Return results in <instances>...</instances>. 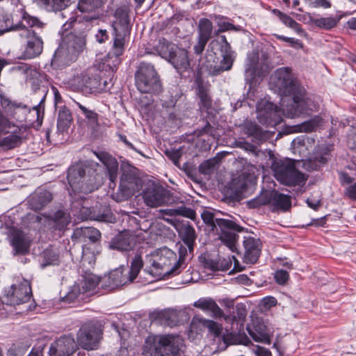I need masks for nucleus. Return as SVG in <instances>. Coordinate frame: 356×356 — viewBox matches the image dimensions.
Here are the masks:
<instances>
[{"instance_id": "1", "label": "nucleus", "mask_w": 356, "mask_h": 356, "mask_svg": "<svg viewBox=\"0 0 356 356\" xmlns=\"http://www.w3.org/2000/svg\"><path fill=\"white\" fill-rule=\"evenodd\" d=\"M329 159V149L325 148L316 152L313 158L305 161L288 158L275 159L272 163L271 169L275 177L281 184L286 186L300 185L307 179L305 174L300 172V167L308 171L317 170Z\"/></svg>"}, {"instance_id": "2", "label": "nucleus", "mask_w": 356, "mask_h": 356, "mask_svg": "<svg viewBox=\"0 0 356 356\" xmlns=\"http://www.w3.org/2000/svg\"><path fill=\"white\" fill-rule=\"evenodd\" d=\"M131 24L127 8L116 9L113 28L115 32L113 48L104 59V64L114 72L120 63V56L123 54L125 38L131 31Z\"/></svg>"}, {"instance_id": "3", "label": "nucleus", "mask_w": 356, "mask_h": 356, "mask_svg": "<svg viewBox=\"0 0 356 356\" xmlns=\"http://www.w3.org/2000/svg\"><path fill=\"white\" fill-rule=\"evenodd\" d=\"M176 254L171 250L164 248L147 256V266L145 271L157 280L164 279L166 276L178 273L179 261L170 268L172 262L176 261Z\"/></svg>"}, {"instance_id": "4", "label": "nucleus", "mask_w": 356, "mask_h": 356, "mask_svg": "<svg viewBox=\"0 0 356 356\" xmlns=\"http://www.w3.org/2000/svg\"><path fill=\"white\" fill-rule=\"evenodd\" d=\"M86 36V31H75L65 35L54 53L53 62L65 66L75 60L77 55L85 48Z\"/></svg>"}, {"instance_id": "5", "label": "nucleus", "mask_w": 356, "mask_h": 356, "mask_svg": "<svg viewBox=\"0 0 356 356\" xmlns=\"http://www.w3.org/2000/svg\"><path fill=\"white\" fill-rule=\"evenodd\" d=\"M183 344L177 335H150L143 347V356H177Z\"/></svg>"}, {"instance_id": "6", "label": "nucleus", "mask_w": 356, "mask_h": 356, "mask_svg": "<svg viewBox=\"0 0 356 356\" xmlns=\"http://www.w3.org/2000/svg\"><path fill=\"white\" fill-rule=\"evenodd\" d=\"M44 24L36 17L29 15L21 8L9 13L0 11V28L5 31H19L22 33L26 27L42 29Z\"/></svg>"}, {"instance_id": "7", "label": "nucleus", "mask_w": 356, "mask_h": 356, "mask_svg": "<svg viewBox=\"0 0 356 356\" xmlns=\"http://www.w3.org/2000/svg\"><path fill=\"white\" fill-rule=\"evenodd\" d=\"M202 218L204 223L214 228L218 227L220 230V239L232 252L236 250V243L238 238L236 232H240L242 227L232 220L215 218L213 214L209 211H204Z\"/></svg>"}, {"instance_id": "8", "label": "nucleus", "mask_w": 356, "mask_h": 356, "mask_svg": "<svg viewBox=\"0 0 356 356\" xmlns=\"http://www.w3.org/2000/svg\"><path fill=\"white\" fill-rule=\"evenodd\" d=\"M157 48L160 55L167 58L180 74L191 69L188 52L186 49L179 48L176 44L165 38L159 40Z\"/></svg>"}, {"instance_id": "9", "label": "nucleus", "mask_w": 356, "mask_h": 356, "mask_svg": "<svg viewBox=\"0 0 356 356\" xmlns=\"http://www.w3.org/2000/svg\"><path fill=\"white\" fill-rule=\"evenodd\" d=\"M136 85L143 93H159L162 86L154 66L149 63H141L135 74Z\"/></svg>"}, {"instance_id": "10", "label": "nucleus", "mask_w": 356, "mask_h": 356, "mask_svg": "<svg viewBox=\"0 0 356 356\" xmlns=\"http://www.w3.org/2000/svg\"><path fill=\"white\" fill-rule=\"evenodd\" d=\"M24 129L15 125L4 117L0 109V147L4 150L15 149L23 143Z\"/></svg>"}, {"instance_id": "11", "label": "nucleus", "mask_w": 356, "mask_h": 356, "mask_svg": "<svg viewBox=\"0 0 356 356\" xmlns=\"http://www.w3.org/2000/svg\"><path fill=\"white\" fill-rule=\"evenodd\" d=\"M143 264L140 254L136 252L131 262L129 270L120 267L109 273L108 277L109 287L115 289L132 282L138 275Z\"/></svg>"}, {"instance_id": "12", "label": "nucleus", "mask_w": 356, "mask_h": 356, "mask_svg": "<svg viewBox=\"0 0 356 356\" xmlns=\"http://www.w3.org/2000/svg\"><path fill=\"white\" fill-rule=\"evenodd\" d=\"M272 88L281 96L291 97L302 87L298 83L289 67H280L271 77Z\"/></svg>"}, {"instance_id": "13", "label": "nucleus", "mask_w": 356, "mask_h": 356, "mask_svg": "<svg viewBox=\"0 0 356 356\" xmlns=\"http://www.w3.org/2000/svg\"><path fill=\"white\" fill-rule=\"evenodd\" d=\"M270 62L268 55L264 52H252L248 56L245 65V79L251 86L257 81V79L266 75L270 70Z\"/></svg>"}, {"instance_id": "14", "label": "nucleus", "mask_w": 356, "mask_h": 356, "mask_svg": "<svg viewBox=\"0 0 356 356\" xmlns=\"http://www.w3.org/2000/svg\"><path fill=\"white\" fill-rule=\"evenodd\" d=\"M292 104L282 108V113L288 118H293L302 114H309L316 111L318 106L307 97L303 88L291 96Z\"/></svg>"}, {"instance_id": "15", "label": "nucleus", "mask_w": 356, "mask_h": 356, "mask_svg": "<svg viewBox=\"0 0 356 356\" xmlns=\"http://www.w3.org/2000/svg\"><path fill=\"white\" fill-rule=\"evenodd\" d=\"M67 180L72 191L77 193H91L99 186V184L93 183L91 177L86 176L85 169L81 164H76L69 168Z\"/></svg>"}, {"instance_id": "16", "label": "nucleus", "mask_w": 356, "mask_h": 356, "mask_svg": "<svg viewBox=\"0 0 356 356\" xmlns=\"http://www.w3.org/2000/svg\"><path fill=\"white\" fill-rule=\"evenodd\" d=\"M257 114L259 122L269 127H274L282 121L281 110L266 99L257 103Z\"/></svg>"}, {"instance_id": "17", "label": "nucleus", "mask_w": 356, "mask_h": 356, "mask_svg": "<svg viewBox=\"0 0 356 356\" xmlns=\"http://www.w3.org/2000/svg\"><path fill=\"white\" fill-rule=\"evenodd\" d=\"M0 105L3 115L9 121L13 119L22 122L30 112L29 108L26 104L13 100L5 94H0Z\"/></svg>"}, {"instance_id": "18", "label": "nucleus", "mask_w": 356, "mask_h": 356, "mask_svg": "<svg viewBox=\"0 0 356 356\" xmlns=\"http://www.w3.org/2000/svg\"><path fill=\"white\" fill-rule=\"evenodd\" d=\"M70 84L74 90L80 91L84 94H91L101 89L99 77L86 72L73 76L70 80Z\"/></svg>"}, {"instance_id": "19", "label": "nucleus", "mask_w": 356, "mask_h": 356, "mask_svg": "<svg viewBox=\"0 0 356 356\" xmlns=\"http://www.w3.org/2000/svg\"><path fill=\"white\" fill-rule=\"evenodd\" d=\"M32 296V291L30 282L23 280L19 284H13L8 290L5 302L10 305H19L28 302Z\"/></svg>"}, {"instance_id": "20", "label": "nucleus", "mask_w": 356, "mask_h": 356, "mask_svg": "<svg viewBox=\"0 0 356 356\" xmlns=\"http://www.w3.org/2000/svg\"><path fill=\"white\" fill-rule=\"evenodd\" d=\"M102 331L94 325H83L77 335L79 345L85 350H95L99 346Z\"/></svg>"}, {"instance_id": "21", "label": "nucleus", "mask_w": 356, "mask_h": 356, "mask_svg": "<svg viewBox=\"0 0 356 356\" xmlns=\"http://www.w3.org/2000/svg\"><path fill=\"white\" fill-rule=\"evenodd\" d=\"M26 27L19 33L21 37L26 39V43L22 55L24 59H32L41 54L43 50V41L35 33Z\"/></svg>"}, {"instance_id": "22", "label": "nucleus", "mask_w": 356, "mask_h": 356, "mask_svg": "<svg viewBox=\"0 0 356 356\" xmlns=\"http://www.w3.org/2000/svg\"><path fill=\"white\" fill-rule=\"evenodd\" d=\"M145 204L156 208L171 204V196L168 191L161 186H153L146 188L143 193Z\"/></svg>"}, {"instance_id": "23", "label": "nucleus", "mask_w": 356, "mask_h": 356, "mask_svg": "<svg viewBox=\"0 0 356 356\" xmlns=\"http://www.w3.org/2000/svg\"><path fill=\"white\" fill-rule=\"evenodd\" d=\"M106 0H79L77 9L87 22L97 19L102 14V7Z\"/></svg>"}, {"instance_id": "24", "label": "nucleus", "mask_w": 356, "mask_h": 356, "mask_svg": "<svg viewBox=\"0 0 356 356\" xmlns=\"http://www.w3.org/2000/svg\"><path fill=\"white\" fill-rule=\"evenodd\" d=\"M76 348V343L73 337L65 336L54 341L49 348L50 356H70Z\"/></svg>"}, {"instance_id": "25", "label": "nucleus", "mask_w": 356, "mask_h": 356, "mask_svg": "<svg viewBox=\"0 0 356 356\" xmlns=\"http://www.w3.org/2000/svg\"><path fill=\"white\" fill-rule=\"evenodd\" d=\"M10 238L14 254H25L29 252L31 239L24 231L13 228L10 231Z\"/></svg>"}, {"instance_id": "26", "label": "nucleus", "mask_w": 356, "mask_h": 356, "mask_svg": "<svg viewBox=\"0 0 356 356\" xmlns=\"http://www.w3.org/2000/svg\"><path fill=\"white\" fill-rule=\"evenodd\" d=\"M178 232L181 240L186 245V248L181 246L179 248L180 259H184L187 254V251H188L189 253L193 252L197 234L194 227L188 222L183 224Z\"/></svg>"}, {"instance_id": "27", "label": "nucleus", "mask_w": 356, "mask_h": 356, "mask_svg": "<svg viewBox=\"0 0 356 356\" xmlns=\"http://www.w3.org/2000/svg\"><path fill=\"white\" fill-rule=\"evenodd\" d=\"M99 282V277L92 273H86L83 277L81 289L79 284H74L65 296L67 301H73L81 293H88L95 289Z\"/></svg>"}, {"instance_id": "28", "label": "nucleus", "mask_w": 356, "mask_h": 356, "mask_svg": "<svg viewBox=\"0 0 356 356\" xmlns=\"http://www.w3.org/2000/svg\"><path fill=\"white\" fill-rule=\"evenodd\" d=\"M52 200V194L42 188H37L28 199L31 209L38 211L45 207Z\"/></svg>"}, {"instance_id": "29", "label": "nucleus", "mask_w": 356, "mask_h": 356, "mask_svg": "<svg viewBox=\"0 0 356 356\" xmlns=\"http://www.w3.org/2000/svg\"><path fill=\"white\" fill-rule=\"evenodd\" d=\"M260 241L253 237L245 238L243 241L245 248L243 259L247 264H254L260 254Z\"/></svg>"}, {"instance_id": "30", "label": "nucleus", "mask_w": 356, "mask_h": 356, "mask_svg": "<svg viewBox=\"0 0 356 356\" xmlns=\"http://www.w3.org/2000/svg\"><path fill=\"white\" fill-rule=\"evenodd\" d=\"M136 244V237L127 231L118 234L112 241L111 247L122 252L132 250Z\"/></svg>"}, {"instance_id": "31", "label": "nucleus", "mask_w": 356, "mask_h": 356, "mask_svg": "<svg viewBox=\"0 0 356 356\" xmlns=\"http://www.w3.org/2000/svg\"><path fill=\"white\" fill-rule=\"evenodd\" d=\"M140 179L131 174L124 173L120 179V189L124 196L133 195L141 188Z\"/></svg>"}, {"instance_id": "32", "label": "nucleus", "mask_w": 356, "mask_h": 356, "mask_svg": "<svg viewBox=\"0 0 356 356\" xmlns=\"http://www.w3.org/2000/svg\"><path fill=\"white\" fill-rule=\"evenodd\" d=\"M96 156L106 166L111 184H115L118 177V163L110 154L106 152H95Z\"/></svg>"}, {"instance_id": "33", "label": "nucleus", "mask_w": 356, "mask_h": 356, "mask_svg": "<svg viewBox=\"0 0 356 356\" xmlns=\"http://www.w3.org/2000/svg\"><path fill=\"white\" fill-rule=\"evenodd\" d=\"M243 133L252 138V140L259 145L270 138L268 132L263 131L257 124L247 122L243 127Z\"/></svg>"}, {"instance_id": "34", "label": "nucleus", "mask_w": 356, "mask_h": 356, "mask_svg": "<svg viewBox=\"0 0 356 356\" xmlns=\"http://www.w3.org/2000/svg\"><path fill=\"white\" fill-rule=\"evenodd\" d=\"M194 307L206 312H211L215 318H220L223 315L222 309L211 298H200L195 302Z\"/></svg>"}, {"instance_id": "35", "label": "nucleus", "mask_w": 356, "mask_h": 356, "mask_svg": "<svg viewBox=\"0 0 356 356\" xmlns=\"http://www.w3.org/2000/svg\"><path fill=\"white\" fill-rule=\"evenodd\" d=\"M268 202L272 204L275 209L282 211H286L291 205L289 196L280 193L275 191L270 193Z\"/></svg>"}, {"instance_id": "36", "label": "nucleus", "mask_w": 356, "mask_h": 356, "mask_svg": "<svg viewBox=\"0 0 356 356\" xmlns=\"http://www.w3.org/2000/svg\"><path fill=\"white\" fill-rule=\"evenodd\" d=\"M339 21L340 17L337 16L319 18L310 17V22L314 25L319 29L327 31L334 28L338 24Z\"/></svg>"}, {"instance_id": "37", "label": "nucleus", "mask_w": 356, "mask_h": 356, "mask_svg": "<svg viewBox=\"0 0 356 356\" xmlns=\"http://www.w3.org/2000/svg\"><path fill=\"white\" fill-rule=\"evenodd\" d=\"M325 123V120L319 115H316L311 120L302 122L295 128L294 131H305L310 132L316 131L318 128L321 127Z\"/></svg>"}, {"instance_id": "38", "label": "nucleus", "mask_w": 356, "mask_h": 356, "mask_svg": "<svg viewBox=\"0 0 356 356\" xmlns=\"http://www.w3.org/2000/svg\"><path fill=\"white\" fill-rule=\"evenodd\" d=\"M216 54L212 49H207L204 56L199 59V66L201 68H206L213 74H215V67H218L216 64Z\"/></svg>"}, {"instance_id": "39", "label": "nucleus", "mask_w": 356, "mask_h": 356, "mask_svg": "<svg viewBox=\"0 0 356 356\" xmlns=\"http://www.w3.org/2000/svg\"><path fill=\"white\" fill-rule=\"evenodd\" d=\"M72 122V114L66 107H61L58 112L57 127L60 131H66Z\"/></svg>"}, {"instance_id": "40", "label": "nucleus", "mask_w": 356, "mask_h": 356, "mask_svg": "<svg viewBox=\"0 0 356 356\" xmlns=\"http://www.w3.org/2000/svg\"><path fill=\"white\" fill-rule=\"evenodd\" d=\"M74 104L78 107L81 113L88 120V122L92 126L98 124V114L90 108L87 104H81L75 100L73 101Z\"/></svg>"}, {"instance_id": "41", "label": "nucleus", "mask_w": 356, "mask_h": 356, "mask_svg": "<svg viewBox=\"0 0 356 356\" xmlns=\"http://www.w3.org/2000/svg\"><path fill=\"white\" fill-rule=\"evenodd\" d=\"M273 13L280 19V20L287 26L293 29L297 33L302 35L305 33L304 30L301 28L296 20H294L290 16L282 13L278 10H273Z\"/></svg>"}, {"instance_id": "42", "label": "nucleus", "mask_w": 356, "mask_h": 356, "mask_svg": "<svg viewBox=\"0 0 356 356\" xmlns=\"http://www.w3.org/2000/svg\"><path fill=\"white\" fill-rule=\"evenodd\" d=\"M47 10L59 11L67 8L72 0H38Z\"/></svg>"}, {"instance_id": "43", "label": "nucleus", "mask_w": 356, "mask_h": 356, "mask_svg": "<svg viewBox=\"0 0 356 356\" xmlns=\"http://www.w3.org/2000/svg\"><path fill=\"white\" fill-rule=\"evenodd\" d=\"M43 262L41 264L42 268L49 265H57L59 263V255L58 251L52 249H46L42 254Z\"/></svg>"}, {"instance_id": "44", "label": "nucleus", "mask_w": 356, "mask_h": 356, "mask_svg": "<svg viewBox=\"0 0 356 356\" xmlns=\"http://www.w3.org/2000/svg\"><path fill=\"white\" fill-rule=\"evenodd\" d=\"M51 218L58 229L65 227L71 221L70 214L62 210L55 212Z\"/></svg>"}, {"instance_id": "45", "label": "nucleus", "mask_w": 356, "mask_h": 356, "mask_svg": "<svg viewBox=\"0 0 356 356\" xmlns=\"http://www.w3.org/2000/svg\"><path fill=\"white\" fill-rule=\"evenodd\" d=\"M213 30L212 22L207 19H201L199 22L198 38L209 40Z\"/></svg>"}, {"instance_id": "46", "label": "nucleus", "mask_w": 356, "mask_h": 356, "mask_svg": "<svg viewBox=\"0 0 356 356\" xmlns=\"http://www.w3.org/2000/svg\"><path fill=\"white\" fill-rule=\"evenodd\" d=\"M249 334L252 339L257 342H262L265 343H270V338L269 334L266 331L264 327L259 326L255 327L254 330H249Z\"/></svg>"}, {"instance_id": "47", "label": "nucleus", "mask_w": 356, "mask_h": 356, "mask_svg": "<svg viewBox=\"0 0 356 356\" xmlns=\"http://www.w3.org/2000/svg\"><path fill=\"white\" fill-rule=\"evenodd\" d=\"M159 211L164 215L171 217L177 216L191 217V215L193 214V210L184 207H181L177 209H161Z\"/></svg>"}, {"instance_id": "48", "label": "nucleus", "mask_w": 356, "mask_h": 356, "mask_svg": "<svg viewBox=\"0 0 356 356\" xmlns=\"http://www.w3.org/2000/svg\"><path fill=\"white\" fill-rule=\"evenodd\" d=\"M222 59L218 67H215V74H218L221 72L229 70L233 65L234 58L232 54L222 55Z\"/></svg>"}, {"instance_id": "49", "label": "nucleus", "mask_w": 356, "mask_h": 356, "mask_svg": "<svg viewBox=\"0 0 356 356\" xmlns=\"http://www.w3.org/2000/svg\"><path fill=\"white\" fill-rule=\"evenodd\" d=\"M201 322L203 324V325L208 328L209 331L211 333L213 334L215 336L217 337L221 334L222 327L219 323L213 321L207 320L204 318H202Z\"/></svg>"}, {"instance_id": "50", "label": "nucleus", "mask_w": 356, "mask_h": 356, "mask_svg": "<svg viewBox=\"0 0 356 356\" xmlns=\"http://www.w3.org/2000/svg\"><path fill=\"white\" fill-rule=\"evenodd\" d=\"M218 163V159L217 158L207 160L200 165V171L204 175H209L213 171Z\"/></svg>"}, {"instance_id": "51", "label": "nucleus", "mask_w": 356, "mask_h": 356, "mask_svg": "<svg viewBox=\"0 0 356 356\" xmlns=\"http://www.w3.org/2000/svg\"><path fill=\"white\" fill-rule=\"evenodd\" d=\"M82 234L92 242L98 241L101 237L100 232L94 227H84L81 229Z\"/></svg>"}, {"instance_id": "52", "label": "nucleus", "mask_w": 356, "mask_h": 356, "mask_svg": "<svg viewBox=\"0 0 356 356\" xmlns=\"http://www.w3.org/2000/svg\"><path fill=\"white\" fill-rule=\"evenodd\" d=\"M229 264L227 263L226 266L224 267L222 264L220 263L219 261L213 259H207L204 263V267L213 271L226 270L229 268Z\"/></svg>"}, {"instance_id": "53", "label": "nucleus", "mask_w": 356, "mask_h": 356, "mask_svg": "<svg viewBox=\"0 0 356 356\" xmlns=\"http://www.w3.org/2000/svg\"><path fill=\"white\" fill-rule=\"evenodd\" d=\"M215 42L220 45V50L222 53V55L233 54L230 44L227 41L226 37L225 35L220 36L219 40H213L211 44Z\"/></svg>"}, {"instance_id": "54", "label": "nucleus", "mask_w": 356, "mask_h": 356, "mask_svg": "<svg viewBox=\"0 0 356 356\" xmlns=\"http://www.w3.org/2000/svg\"><path fill=\"white\" fill-rule=\"evenodd\" d=\"M198 95L202 105L206 108H210L211 106V100L207 92L203 88H199Z\"/></svg>"}, {"instance_id": "55", "label": "nucleus", "mask_w": 356, "mask_h": 356, "mask_svg": "<svg viewBox=\"0 0 356 356\" xmlns=\"http://www.w3.org/2000/svg\"><path fill=\"white\" fill-rule=\"evenodd\" d=\"M289 275L286 270H277L275 272V278L280 284H284L289 280Z\"/></svg>"}, {"instance_id": "56", "label": "nucleus", "mask_w": 356, "mask_h": 356, "mask_svg": "<svg viewBox=\"0 0 356 356\" xmlns=\"http://www.w3.org/2000/svg\"><path fill=\"white\" fill-rule=\"evenodd\" d=\"M313 8H330L331 3L328 0H305Z\"/></svg>"}, {"instance_id": "57", "label": "nucleus", "mask_w": 356, "mask_h": 356, "mask_svg": "<svg viewBox=\"0 0 356 356\" xmlns=\"http://www.w3.org/2000/svg\"><path fill=\"white\" fill-rule=\"evenodd\" d=\"M166 155L171 159L175 165L179 163V159L181 156V150L180 149H168L165 152Z\"/></svg>"}, {"instance_id": "58", "label": "nucleus", "mask_w": 356, "mask_h": 356, "mask_svg": "<svg viewBox=\"0 0 356 356\" xmlns=\"http://www.w3.org/2000/svg\"><path fill=\"white\" fill-rule=\"evenodd\" d=\"M207 42L208 40L197 37V43L193 47L194 53L196 55H200L204 50Z\"/></svg>"}, {"instance_id": "59", "label": "nucleus", "mask_w": 356, "mask_h": 356, "mask_svg": "<svg viewBox=\"0 0 356 356\" xmlns=\"http://www.w3.org/2000/svg\"><path fill=\"white\" fill-rule=\"evenodd\" d=\"M306 140H308V139L304 136L297 137L291 142V145L294 149L300 152L301 148L305 146Z\"/></svg>"}, {"instance_id": "60", "label": "nucleus", "mask_w": 356, "mask_h": 356, "mask_svg": "<svg viewBox=\"0 0 356 356\" xmlns=\"http://www.w3.org/2000/svg\"><path fill=\"white\" fill-rule=\"evenodd\" d=\"M45 96H44L38 104L33 106V110L35 111L37 115V120L39 121L40 119H42L44 115V106L43 102L44 100Z\"/></svg>"}, {"instance_id": "61", "label": "nucleus", "mask_w": 356, "mask_h": 356, "mask_svg": "<svg viewBox=\"0 0 356 356\" xmlns=\"http://www.w3.org/2000/svg\"><path fill=\"white\" fill-rule=\"evenodd\" d=\"M344 195L351 200H356V181L346 188Z\"/></svg>"}, {"instance_id": "62", "label": "nucleus", "mask_w": 356, "mask_h": 356, "mask_svg": "<svg viewBox=\"0 0 356 356\" xmlns=\"http://www.w3.org/2000/svg\"><path fill=\"white\" fill-rule=\"evenodd\" d=\"M24 351L21 347L15 344L8 350L7 356H22Z\"/></svg>"}, {"instance_id": "63", "label": "nucleus", "mask_w": 356, "mask_h": 356, "mask_svg": "<svg viewBox=\"0 0 356 356\" xmlns=\"http://www.w3.org/2000/svg\"><path fill=\"white\" fill-rule=\"evenodd\" d=\"M218 26H219V29L216 33L217 34L218 33H222V32H225V31H227L229 30L235 29V27L232 24H231L229 22H219Z\"/></svg>"}, {"instance_id": "64", "label": "nucleus", "mask_w": 356, "mask_h": 356, "mask_svg": "<svg viewBox=\"0 0 356 356\" xmlns=\"http://www.w3.org/2000/svg\"><path fill=\"white\" fill-rule=\"evenodd\" d=\"M95 38L98 42H104L108 38L106 30L99 29L96 33Z\"/></svg>"}]
</instances>
